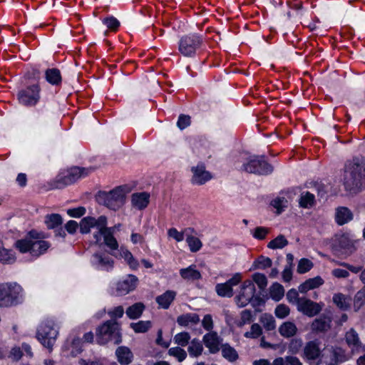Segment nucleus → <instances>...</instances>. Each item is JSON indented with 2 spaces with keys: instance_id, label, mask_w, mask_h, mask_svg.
Returning <instances> with one entry per match:
<instances>
[{
  "instance_id": "f257e3e1",
  "label": "nucleus",
  "mask_w": 365,
  "mask_h": 365,
  "mask_svg": "<svg viewBox=\"0 0 365 365\" xmlns=\"http://www.w3.org/2000/svg\"><path fill=\"white\" fill-rule=\"evenodd\" d=\"M344 188L351 194L361 190L365 173V160L363 156H355L346 161L344 168Z\"/></svg>"
},
{
  "instance_id": "e433bc0d",
  "label": "nucleus",
  "mask_w": 365,
  "mask_h": 365,
  "mask_svg": "<svg viewBox=\"0 0 365 365\" xmlns=\"http://www.w3.org/2000/svg\"><path fill=\"white\" fill-rule=\"evenodd\" d=\"M31 243L27 237L18 240L14 243V247L17 249L21 253L29 252L31 255Z\"/></svg>"
},
{
  "instance_id": "20e7f679",
  "label": "nucleus",
  "mask_w": 365,
  "mask_h": 365,
  "mask_svg": "<svg viewBox=\"0 0 365 365\" xmlns=\"http://www.w3.org/2000/svg\"><path fill=\"white\" fill-rule=\"evenodd\" d=\"M22 288L16 283L0 285V307L15 306L23 301Z\"/></svg>"
},
{
  "instance_id": "39448f33",
  "label": "nucleus",
  "mask_w": 365,
  "mask_h": 365,
  "mask_svg": "<svg viewBox=\"0 0 365 365\" xmlns=\"http://www.w3.org/2000/svg\"><path fill=\"white\" fill-rule=\"evenodd\" d=\"M255 286L252 281L245 280L240 287L239 294L235 297V302L239 307H244L249 303L253 307L259 304L261 299L255 297Z\"/></svg>"
},
{
  "instance_id": "c9c22d12",
  "label": "nucleus",
  "mask_w": 365,
  "mask_h": 365,
  "mask_svg": "<svg viewBox=\"0 0 365 365\" xmlns=\"http://www.w3.org/2000/svg\"><path fill=\"white\" fill-rule=\"evenodd\" d=\"M270 296L274 301H279L284 295V289L282 284L274 282L269 289Z\"/></svg>"
},
{
  "instance_id": "a19ab883",
  "label": "nucleus",
  "mask_w": 365,
  "mask_h": 365,
  "mask_svg": "<svg viewBox=\"0 0 365 365\" xmlns=\"http://www.w3.org/2000/svg\"><path fill=\"white\" fill-rule=\"evenodd\" d=\"M333 302L341 310H346L350 305L349 299L341 293L334 295Z\"/></svg>"
},
{
  "instance_id": "f8f14e48",
  "label": "nucleus",
  "mask_w": 365,
  "mask_h": 365,
  "mask_svg": "<svg viewBox=\"0 0 365 365\" xmlns=\"http://www.w3.org/2000/svg\"><path fill=\"white\" fill-rule=\"evenodd\" d=\"M323 307V303L314 302L311 299L302 297L297 306V310L309 317H312L317 315L322 310Z\"/></svg>"
},
{
  "instance_id": "e2e57ef3",
  "label": "nucleus",
  "mask_w": 365,
  "mask_h": 365,
  "mask_svg": "<svg viewBox=\"0 0 365 365\" xmlns=\"http://www.w3.org/2000/svg\"><path fill=\"white\" fill-rule=\"evenodd\" d=\"M103 23L106 26L112 30H116L120 26V22L115 18L110 16L103 20Z\"/></svg>"
},
{
  "instance_id": "6e6d98bb",
  "label": "nucleus",
  "mask_w": 365,
  "mask_h": 365,
  "mask_svg": "<svg viewBox=\"0 0 365 365\" xmlns=\"http://www.w3.org/2000/svg\"><path fill=\"white\" fill-rule=\"evenodd\" d=\"M287 299L289 303L295 304L297 307L299 304V301L302 299V297H299L298 291L295 289H289L287 294Z\"/></svg>"
},
{
  "instance_id": "5fc2aeb1",
  "label": "nucleus",
  "mask_w": 365,
  "mask_h": 365,
  "mask_svg": "<svg viewBox=\"0 0 365 365\" xmlns=\"http://www.w3.org/2000/svg\"><path fill=\"white\" fill-rule=\"evenodd\" d=\"M262 328L258 324H253L251 327V330L245 333L244 336L246 338L256 339L262 334Z\"/></svg>"
},
{
  "instance_id": "052dcab7",
  "label": "nucleus",
  "mask_w": 365,
  "mask_h": 365,
  "mask_svg": "<svg viewBox=\"0 0 365 365\" xmlns=\"http://www.w3.org/2000/svg\"><path fill=\"white\" fill-rule=\"evenodd\" d=\"M269 230L264 227H257L253 233V237L258 240H264Z\"/></svg>"
},
{
  "instance_id": "393cba45",
  "label": "nucleus",
  "mask_w": 365,
  "mask_h": 365,
  "mask_svg": "<svg viewBox=\"0 0 365 365\" xmlns=\"http://www.w3.org/2000/svg\"><path fill=\"white\" fill-rule=\"evenodd\" d=\"M50 247V243L45 240H32L31 255L39 257L44 254Z\"/></svg>"
},
{
  "instance_id": "4d7b16f0",
  "label": "nucleus",
  "mask_w": 365,
  "mask_h": 365,
  "mask_svg": "<svg viewBox=\"0 0 365 365\" xmlns=\"http://www.w3.org/2000/svg\"><path fill=\"white\" fill-rule=\"evenodd\" d=\"M290 312V309L289 307L284 304H281L277 306L274 314L279 319L285 318L287 316L289 315Z\"/></svg>"
},
{
  "instance_id": "58836bf2",
  "label": "nucleus",
  "mask_w": 365,
  "mask_h": 365,
  "mask_svg": "<svg viewBox=\"0 0 365 365\" xmlns=\"http://www.w3.org/2000/svg\"><path fill=\"white\" fill-rule=\"evenodd\" d=\"M288 243L287 240L283 235H279L268 243L267 247L272 250L282 249L286 247Z\"/></svg>"
},
{
  "instance_id": "4c0bfd02",
  "label": "nucleus",
  "mask_w": 365,
  "mask_h": 365,
  "mask_svg": "<svg viewBox=\"0 0 365 365\" xmlns=\"http://www.w3.org/2000/svg\"><path fill=\"white\" fill-rule=\"evenodd\" d=\"M272 265V261L270 258L260 256L255 260L252 264L253 269H265L271 267Z\"/></svg>"
},
{
  "instance_id": "7c9ffc66",
  "label": "nucleus",
  "mask_w": 365,
  "mask_h": 365,
  "mask_svg": "<svg viewBox=\"0 0 365 365\" xmlns=\"http://www.w3.org/2000/svg\"><path fill=\"white\" fill-rule=\"evenodd\" d=\"M63 220L59 214L46 215L44 218V223L48 229H55L61 225Z\"/></svg>"
},
{
  "instance_id": "bb28decb",
  "label": "nucleus",
  "mask_w": 365,
  "mask_h": 365,
  "mask_svg": "<svg viewBox=\"0 0 365 365\" xmlns=\"http://www.w3.org/2000/svg\"><path fill=\"white\" fill-rule=\"evenodd\" d=\"M180 274L185 280H197L201 278L200 272L195 269V266H190L180 270Z\"/></svg>"
},
{
  "instance_id": "f704fd0d",
  "label": "nucleus",
  "mask_w": 365,
  "mask_h": 365,
  "mask_svg": "<svg viewBox=\"0 0 365 365\" xmlns=\"http://www.w3.org/2000/svg\"><path fill=\"white\" fill-rule=\"evenodd\" d=\"M46 79L52 85H58L61 81L60 71L57 68H51L46 71Z\"/></svg>"
},
{
  "instance_id": "1a4fd4ad",
  "label": "nucleus",
  "mask_w": 365,
  "mask_h": 365,
  "mask_svg": "<svg viewBox=\"0 0 365 365\" xmlns=\"http://www.w3.org/2000/svg\"><path fill=\"white\" fill-rule=\"evenodd\" d=\"M322 343L318 339H314L305 343L302 357L307 362L321 360L323 354L322 349Z\"/></svg>"
},
{
  "instance_id": "dca6fc26",
  "label": "nucleus",
  "mask_w": 365,
  "mask_h": 365,
  "mask_svg": "<svg viewBox=\"0 0 365 365\" xmlns=\"http://www.w3.org/2000/svg\"><path fill=\"white\" fill-rule=\"evenodd\" d=\"M331 318L322 314L316 318L311 324V330L314 334L325 333L331 328Z\"/></svg>"
},
{
  "instance_id": "09e8293b",
  "label": "nucleus",
  "mask_w": 365,
  "mask_h": 365,
  "mask_svg": "<svg viewBox=\"0 0 365 365\" xmlns=\"http://www.w3.org/2000/svg\"><path fill=\"white\" fill-rule=\"evenodd\" d=\"M186 242L192 252H196L202 247V242L199 238L194 236H187Z\"/></svg>"
},
{
  "instance_id": "864d4df0",
  "label": "nucleus",
  "mask_w": 365,
  "mask_h": 365,
  "mask_svg": "<svg viewBox=\"0 0 365 365\" xmlns=\"http://www.w3.org/2000/svg\"><path fill=\"white\" fill-rule=\"evenodd\" d=\"M271 205L277 209V214H280L287 205V200L284 197H277L273 200Z\"/></svg>"
},
{
  "instance_id": "0eeeda50",
  "label": "nucleus",
  "mask_w": 365,
  "mask_h": 365,
  "mask_svg": "<svg viewBox=\"0 0 365 365\" xmlns=\"http://www.w3.org/2000/svg\"><path fill=\"white\" fill-rule=\"evenodd\" d=\"M202 38L197 34H190L182 37L179 41V51L187 57L193 56L200 47Z\"/></svg>"
},
{
  "instance_id": "5701e85b",
  "label": "nucleus",
  "mask_w": 365,
  "mask_h": 365,
  "mask_svg": "<svg viewBox=\"0 0 365 365\" xmlns=\"http://www.w3.org/2000/svg\"><path fill=\"white\" fill-rule=\"evenodd\" d=\"M323 284L324 280L319 276L314 278H309L299 286V292L301 293H306L309 290L316 289Z\"/></svg>"
},
{
  "instance_id": "338daca9",
  "label": "nucleus",
  "mask_w": 365,
  "mask_h": 365,
  "mask_svg": "<svg viewBox=\"0 0 365 365\" xmlns=\"http://www.w3.org/2000/svg\"><path fill=\"white\" fill-rule=\"evenodd\" d=\"M169 237H173L178 242H181L184 240V234L178 232L175 228H170L168 231Z\"/></svg>"
},
{
  "instance_id": "a878e982",
  "label": "nucleus",
  "mask_w": 365,
  "mask_h": 365,
  "mask_svg": "<svg viewBox=\"0 0 365 365\" xmlns=\"http://www.w3.org/2000/svg\"><path fill=\"white\" fill-rule=\"evenodd\" d=\"M297 332V327L294 323L292 322H285L279 327V333L285 338L294 336Z\"/></svg>"
},
{
  "instance_id": "c756f323",
  "label": "nucleus",
  "mask_w": 365,
  "mask_h": 365,
  "mask_svg": "<svg viewBox=\"0 0 365 365\" xmlns=\"http://www.w3.org/2000/svg\"><path fill=\"white\" fill-rule=\"evenodd\" d=\"M14 252L11 250L5 249L2 242L0 241V261L4 264H13L16 262Z\"/></svg>"
},
{
  "instance_id": "cd10ccee",
  "label": "nucleus",
  "mask_w": 365,
  "mask_h": 365,
  "mask_svg": "<svg viewBox=\"0 0 365 365\" xmlns=\"http://www.w3.org/2000/svg\"><path fill=\"white\" fill-rule=\"evenodd\" d=\"M175 292L173 291H166L163 294L158 296L156 298V302L163 309H168L171 302L174 300L175 297Z\"/></svg>"
},
{
  "instance_id": "c03bdc74",
  "label": "nucleus",
  "mask_w": 365,
  "mask_h": 365,
  "mask_svg": "<svg viewBox=\"0 0 365 365\" xmlns=\"http://www.w3.org/2000/svg\"><path fill=\"white\" fill-rule=\"evenodd\" d=\"M346 341L349 346L357 347L360 344V341L357 333L353 329H350L346 334Z\"/></svg>"
},
{
  "instance_id": "2eb2a0df",
  "label": "nucleus",
  "mask_w": 365,
  "mask_h": 365,
  "mask_svg": "<svg viewBox=\"0 0 365 365\" xmlns=\"http://www.w3.org/2000/svg\"><path fill=\"white\" fill-rule=\"evenodd\" d=\"M91 263L98 269L109 271L113 267V260L107 254L96 252L92 255Z\"/></svg>"
},
{
  "instance_id": "4be33fe9",
  "label": "nucleus",
  "mask_w": 365,
  "mask_h": 365,
  "mask_svg": "<svg viewBox=\"0 0 365 365\" xmlns=\"http://www.w3.org/2000/svg\"><path fill=\"white\" fill-rule=\"evenodd\" d=\"M349 359L346 351L340 347L332 348L330 356V361L328 365H339L347 361Z\"/></svg>"
},
{
  "instance_id": "72a5a7b5",
  "label": "nucleus",
  "mask_w": 365,
  "mask_h": 365,
  "mask_svg": "<svg viewBox=\"0 0 365 365\" xmlns=\"http://www.w3.org/2000/svg\"><path fill=\"white\" fill-rule=\"evenodd\" d=\"M222 356L229 361L233 362L238 359V354L236 350L228 344H222L221 346Z\"/></svg>"
},
{
  "instance_id": "6e6552de",
  "label": "nucleus",
  "mask_w": 365,
  "mask_h": 365,
  "mask_svg": "<svg viewBox=\"0 0 365 365\" xmlns=\"http://www.w3.org/2000/svg\"><path fill=\"white\" fill-rule=\"evenodd\" d=\"M242 170L249 173L268 175L272 173L273 167L258 156H254L242 165Z\"/></svg>"
},
{
  "instance_id": "79ce46f5",
  "label": "nucleus",
  "mask_w": 365,
  "mask_h": 365,
  "mask_svg": "<svg viewBox=\"0 0 365 365\" xmlns=\"http://www.w3.org/2000/svg\"><path fill=\"white\" fill-rule=\"evenodd\" d=\"M217 294L222 297H231L233 295V289L225 283L217 284L215 286Z\"/></svg>"
},
{
  "instance_id": "0e129e2a",
  "label": "nucleus",
  "mask_w": 365,
  "mask_h": 365,
  "mask_svg": "<svg viewBox=\"0 0 365 365\" xmlns=\"http://www.w3.org/2000/svg\"><path fill=\"white\" fill-rule=\"evenodd\" d=\"M26 237L30 240H43L45 235L42 232H38L37 230H32L27 234Z\"/></svg>"
},
{
  "instance_id": "ddd939ff",
  "label": "nucleus",
  "mask_w": 365,
  "mask_h": 365,
  "mask_svg": "<svg viewBox=\"0 0 365 365\" xmlns=\"http://www.w3.org/2000/svg\"><path fill=\"white\" fill-rule=\"evenodd\" d=\"M114 232L115 227H108L107 225H104L100 232L94 233L93 237L96 242L98 243L103 236L105 245L111 250H116L118 248V243L113 236Z\"/></svg>"
},
{
  "instance_id": "2f4dec72",
  "label": "nucleus",
  "mask_w": 365,
  "mask_h": 365,
  "mask_svg": "<svg viewBox=\"0 0 365 365\" xmlns=\"http://www.w3.org/2000/svg\"><path fill=\"white\" fill-rule=\"evenodd\" d=\"M144 309V304L141 302H138L129 307L126 309L125 313L130 319H135L139 318L142 315Z\"/></svg>"
},
{
  "instance_id": "c85d7f7f",
  "label": "nucleus",
  "mask_w": 365,
  "mask_h": 365,
  "mask_svg": "<svg viewBox=\"0 0 365 365\" xmlns=\"http://www.w3.org/2000/svg\"><path fill=\"white\" fill-rule=\"evenodd\" d=\"M203 349L202 342L197 339H192L187 347L189 355L194 358L200 356L202 354Z\"/></svg>"
},
{
  "instance_id": "de8ad7c7",
  "label": "nucleus",
  "mask_w": 365,
  "mask_h": 365,
  "mask_svg": "<svg viewBox=\"0 0 365 365\" xmlns=\"http://www.w3.org/2000/svg\"><path fill=\"white\" fill-rule=\"evenodd\" d=\"M130 327L137 333L146 332L151 327L150 321H140L137 323H131Z\"/></svg>"
},
{
  "instance_id": "774afa93",
  "label": "nucleus",
  "mask_w": 365,
  "mask_h": 365,
  "mask_svg": "<svg viewBox=\"0 0 365 365\" xmlns=\"http://www.w3.org/2000/svg\"><path fill=\"white\" fill-rule=\"evenodd\" d=\"M86 212V209L83 207H79L77 208L69 209L67 211L68 215L73 217H80L83 216Z\"/></svg>"
},
{
  "instance_id": "7ed1b4c3",
  "label": "nucleus",
  "mask_w": 365,
  "mask_h": 365,
  "mask_svg": "<svg viewBox=\"0 0 365 365\" xmlns=\"http://www.w3.org/2000/svg\"><path fill=\"white\" fill-rule=\"evenodd\" d=\"M96 340L100 344H105L108 341H113L114 344H118L122 341L120 332V325L115 320H108L96 331Z\"/></svg>"
},
{
  "instance_id": "4468645a",
  "label": "nucleus",
  "mask_w": 365,
  "mask_h": 365,
  "mask_svg": "<svg viewBox=\"0 0 365 365\" xmlns=\"http://www.w3.org/2000/svg\"><path fill=\"white\" fill-rule=\"evenodd\" d=\"M192 177L191 182L192 184L202 185L212 178V174L206 170L203 164H198L191 169Z\"/></svg>"
},
{
  "instance_id": "ea45409f",
  "label": "nucleus",
  "mask_w": 365,
  "mask_h": 365,
  "mask_svg": "<svg viewBox=\"0 0 365 365\" xmlns=\"http://www.w3.org/2000/svg\"><path fill=\"white\" fill-rule=\"evenodd\" d=\"M314 195L309 192H302L299 201V205L304 208H310L314 204Z\"/></svg>"
},
{
  "instance_id": "6ab92c4d",
  "label": "nucleus",
  "mask_w": 365,
  "mask_h": 365,
  "mask_svg": "<svg viewBox=\"0 0 365 365\" xmlns=\"http://www.w3.org/2000/svg\"><path fill=\"white\" fill-rule=\"evenodd\" d=\"M203 342L210 351L212 354L217 353L220 350L221 340L215 331L206 334L203 336Z\"/></svg>"
},
{
  "instance_id": "412c9836",
  "label": "nucleus",
  "mask_w": 365,
  "mask_h": 365,
  "mask_svg": "<svg viewBox=\"0 0 365 365\" xmlns=\"http://www.w3.org/2000/svg\"><path fill=\"white\" fill-rule=\"evenodd\" d=\"M353 219L352 212L346 207H339L336 209L335 220L339 225H343Z\"/></svg>"
},
{
  "instance_id": "f03ea898",
  "label": "nucleus",
  "mask_w": 365,
  "mask_h": 365,
  "mask_svg": "<svg viewBox=\"0 0 365 365\" xmlns=\"http://www.w3.org/2000/svg\"><path fill=\"white\" fill-rule=\"evenodd\" d=\"M131 192L128 185L115 187L110 191H99L96 200L99 205H103L111 210H118L126 201V196Z\"/></svg>"
},
{
  "instance_id": "b1692460",
  "label": "nucleus",
  "mask_w": 365,
  "mask_h": 365,
  "mask_svg": "<svg viewBox=\"0 0 365 365\" xmlns=\"http://www.w3.org/2000/svg\"><path fill=\"white\" fill-rule=\"evenodd\" d=\"M115 354L118 362L121 365H128L133 361V353L130 349L126 346H119L115 351Z\"/></svg>"
},
{
  "instance_id": "3c124183",
  "label": "nucleus",
  "mask_w": 365,
  "mask_h": 365,
  "mask_svg": "<svg viewBox=\"0 0 365 365\" xmlns=\"http://www.w3.org/2000/svg\"><path fill=\"white\" fill-rule=\"evenodd\" d=\"M365 303V289L362 288L355 295L354 299V307L356 311L359 310Z\"/></svg>"
},
{
  "instance_id": "423d86ee",
  "label": "nucleus",
  "mask_w": 365,
  "mask_h": 365,
  "mask_svg": "<svg viewBox=\"0 0 365 365\" xmlns=\"http://www.w3.org/2000/svg\"><path fill=\"white\" fill-rule=\"evenodd\" d=\"M58 335V330L52 322L42 323L38 329L36 336L41 344L52 350L53 346L56 341Z\"/></svg>"
},
{
  "instance_id": "49530a36",
  "label": "nucleus",
  "mask_w": 365,
  "mask_h": 365,
  "mask_svg": "<svg viewBox=\"0 0 365 365\" xmlns=\"http://www.w3.org/2000/svg\"><path fill=\"white\" fill-rule=\"evenodd\" d=\"M190 339V334L186 331H182L177 334L173 339L174 342L180 346H185L186 345H187Z\"/></svg>"
},
{
  "instance_id": "aec40b11",
  "label": "nucleus",
  "mask_w": 365,
  "mask_h": 365,
  "mask_svg": "<svg viewBox=\"0 0 365 365\" xmlns=\"http://www.w3.org/2000/svg\"><path fill=\"white\" fill-rule=\"evenodd\" d=\"M131 202L133 207L138 210H143L149 204L150 194L146 192L133 193L131 197Z\"/></svg>"
},
{
  "instance_id": "473e14b6",
  "label": "nucleus",
  "mask_w": 365,
  "mask_h": 365,
  "mask_svg": "<svg viewBox=\"0 0 365 365\" xmlns=\"http://www.w3.org/2000/svg\"><path fill=\"white\" fill-rule=\"evenodd\" d=\"M200 322V317L197 314H186L180 315L177 319L179 325L186 327L190 323L196 324Z\"/></svg>"
},
{
  "instance_id": "f3484780",
  "label": "nucleus",
  "mask_w": 365,
  "mask_h": 365,
  "mask_svg": "<svg viewBox=\"0 0 365 365\" xmlns=\"http://www.w3.org/2000/svg\"><path fill=\"white\" fill-rule=\"evenodd\" d=\"M138 278L129 274L125 279L117 284L116 291L119 295H125L134 290L137 286Z\"/></svg>"
},
{
  "instance_id": "13d9d810",
  "label": "nucleus",
  "mask_w": 365,
  "mask_h": 365,
  "mask_svg": "<svg viewBox=\"0 0 365 365\" xmlns=\"http://www.w3.org/2000/svg\"><path fill=\"white\" fill-rule=\"evenodd\" d=\"M252 321V312L248 309L243 310L240 314V320L237 323L239 327H242L245 324Z\"/></svg>"
},
{
  "instance_id": "a18cd8bd",
  "label": "nucleus",
  "mask_w": 365,
  "mask_h": 365,
  "mask_svg": "<svg viewBox=\"0 0 365 365\" xmlns=\"http://www.w3.org/2000/svg\"><path fill=\"white\" fill-rule=\"evenodd\" d=\"M168 354L175 357L179 362H182L187 357V352L179 346L170 348L168 350Z\"/></svg>"
},
{
  "instance_id": "680f3d73",
  "label": "nucleus",
  "mask_w": 365,
  "mask_h": 365,
  "mask_svg": "<svg viewBox=\"0 0 365 365\" xmlns=\"http://www.w3.org/2000/svg\"><path fill=\"white\" fill-rule=\"evenodd\" d=\"M190 124V117L187 115L181 114L177 123L178 128L182 130L187 128Z\"/></svg>"
},
{
  "instance_id": "603ef678",
  "label": "nucleus",
  "mask_w": 365,
  "mask_h": 365,
  "mask_svg": "<svg viewBox=\"0 0 365 365\" xmlns=\"http://www.w3.org/2000/svg\"><path fill=\"white\" fill-rule=\"evenodd\" d=\"M252 279L261 289H264L267 285V279L264 274L255 273L252 275Z\"/></svg>"
},
{
  "instance_id": "8fccbe9b",
  "label": "nucleus",
  "mask_w": 365,
  "mask_h": 365,
  "mask_svg": "<svg viewBox=\"0 0 365 365\" xmlns=\"http://www.w3.org/2000/svg\"><path fill=\"white\" fill-rule=\"evenodd\" d=\"M313 267V263L307 258H302L299 261L297 265V272L304 274L309 271Z\"/></svg>"
},
{
  "instance_id": "9d476101",
  "label": "nucleus",
  "mask_w": 365,
  "mask_h": 365,
  "mask_svg": "<svg viewBox=\"0 0 365 365\" xmlns=\"http://www.w3.org/2000/svg\"><path fill=\"white\" fill-rule=\"evenodd\" d=\"M104 225H107V217L104 215L100 216L98 218L93 217H83L79 224L80 232L82 234H87L90 232L91 228H96L100 232Z\"/></svg>"
},
{
  "instance_id": "37998d69",
  "label": "nucleus",
  "mask_w": 365,
  "mask_h": 365,
  "mask_svg": "<svg viewBox=\"0 0 365 365\" xmlns=\"http://www.w3.org/2000/svg\"><path fill=\"white\" fill-rule=\"evenodd\" d=\"M120 255L125 259L130 268L135 269L138 267V261L133 257L132 253L126 249L121 248Z\"/></svg>"
},
{
  "instance_id": "69168bd1",
  "label": "nucleus",
  "mask_w": 365,
  "mask_h": 365,
  "mask_svg": "<svg viewBox=\"0 0 365 365\" xmlns=\"http://www.w3.org/2000/svg\"><path fill=\"white\" fill-rule=\"evenodd\" d=\"M302 346V340L301 339H293L291 340L289 344V349L293 353L299 352V349Z\"/></svg>"
},
{
  "instance_id": "a211bd4d",
  "label": "nucleus",
  "mask_w": 365,
  "mask_h": 365,
  "mask_svg": "<svg viewBox=\"0 0 365 365\" xmlns=\"http://www.w3.org/2000/svg\"><path fill=\"white\" fill-rule=\"evenodd\" d=\"M91 169L75 167L72 168L68 174L63 177V181L66 185H70L81 178H84L88 175Z\"/></svg>"
},
{
  "instance_id": "9b49d317",
  "label": "nucleus",
  "mask_w": 365,
  "mask_h": 365,
  "mask_svg": "<svg viewBox=\"0 0 365 365\" xmlns=\"http://www.w3.org/2000/svg\"><path fill=\"white\" fill-rule=\"evenodd\" d=\"M39 91L38 85H33L21 91L18 95L19 102L27 106L36 105L40 98Z\"/></svg>"
},
{
  "instance_id": "bf43d9fd",
  "label": "nucleus",
  "mask_w": 365,
  "mask_h": 365,
  "mask_svg": "<svg viewBox=\"0 0 365 365\" xmlns=\"http://www.w3.org/2000/svg\"><path fill=\"white\" fill-rule=\"evenodd\" d=\"M262 323L263 324L264 327L268 330L272 331L275 328V321L272 316H264L262 317L261 319Z\"/></svg>"
}]
</instances>
